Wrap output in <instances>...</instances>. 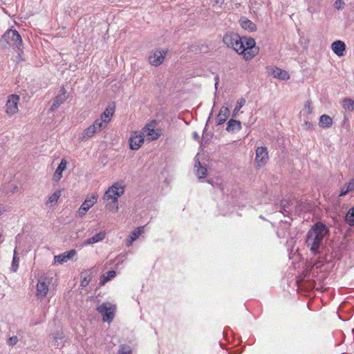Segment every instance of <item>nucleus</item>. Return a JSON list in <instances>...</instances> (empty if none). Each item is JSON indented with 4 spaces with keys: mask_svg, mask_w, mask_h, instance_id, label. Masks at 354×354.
<instances>
[{
    "mask_svg": "<svg viewBox=\"0 0 354 354\" xmlns=\"http://www.w3.org/2000/svg\"><path fill=\"white\" fill-rule=\"evenodd\" d=\"M118 354H132V350L129 346L122 344L119 347Z\"/></svg>",
    "mask_w": 354,
    "mask_h": 354,
    "instance_id": "473e14b6",
    "label": "nucleus"
},
{
    "mask_svg": "<svg viewBox=\"0 0 354 354\" xmlns=\"http://www.w3.org/2000/svg\"><path fill=\"white\" fill-rule=\"evenodd\" d=\"M331 48L334 53H335L338 57H342L344 55V52L346 49V45L342 41L337 40L332 44Z\"/></svg>",
    "mask_w": 354,
    "mask_h": 354,
    "instance_id": "f3484780",
    "label": "nucleus"
},
{
    "mask_svg": "<svg viewBox=\"0 0 354 354\" xmlns=\"http://www.w3.org/2000/svg\"><path fill=\"white\" fill-rule=\"evenodd\" d=\"M144 143V135L142 132L133 131L131 133L129 144L131 150L139 149Z\"/></svg>",
    "mask_w": 354,
    "mask_h": 354,
    "instance_id": "9d476101",
    "label": "nucleus"
},
{
    "mask_svg": "<svg viewBox=\"0 0 354 354\" xmlns=\"http://www.w3.org/2000/svg\"><path fill=\"white\" fill-rule=\"evenodd\" d=\"M245 100L243 98L240 99L237 102V104L234 110V113L236 111H239L240 109L245 104Z\"/></svg>",
    "mask_w": 354,
    "mask_h": 354,
    "instance_id": "c9c22d12",
    "label": "nucleus"
},
{
    "mask_svg": "<svg viewBox=\"0 0 354 354\" xmlns=\"http://www.w3.org/2000/svg\"><path fill=\"white\" fill-rule=\"evenodd\" d=\"M156 124V120H153L142 128V133H145L150 140H156L161 136V130L159 129H155Z\"/></svg>",
    "mask_w": 354,
    "mask_h": 354,
    "instance_id": "1a4fd4ad",
    "label": "nucleus"
},
{
    "mask_svg": "<svg viewBox=\"0 0 354 354\" xmlns=\"http://www.w3.org/2000/svg\"><path fill=\"white\" fill-rule=\"evenodd\" d=\"M240 25L243 29L249 32H253L257 30L256 25L252 21L245 17L241 18Z\"/></svg>",
    "mask_w": 354,
    "mask_h": 354,
    "instance_id": "aec40b11",
    "label": "nucleus"
},
{
    "mask_svg": "<svg viewBox=\"0 0 354 354\" xmlns=\"http://www.w3.org/2000/svg\"><path fill=\"white\" fill-rule=\"evenodd\" d=\"M91 126L95 127V130L97 132H100L103 129L106 127V125H105L104 123L102 121H101L100 119L95 120Z\"/></svg>",
    "mask_w": 354,
    "mask_h": 354,
    "instance_id": "7c9ffc66",
    "label": "nucleus"
},
{
    "mask_svg": "<svg viewBox=\"0 0 354 354\" xmlns=\"http://www.w3.org/2000/svg\"><path fill=\"white\" fill-rule=\"evenodd\" d=\"M66 89L64 87L61 88V89L59 91L58 94L53 100V104L51 105L50 109V111H53L56 110L61 104H62L66 100Z\"/></svg>",
    "mask_w": 354,
    "mask_h": 354,
    "instance_id": "ddd939ff",
    "label": "nucleus"
},
{
    "mask_svg": "<svg viewBox=\"0 0 354 354\" xmlns=\"http://www.w3.org/2000/svg\"><path fill=\"white\" fill-rule=\"evenodd\" d=\"M115 110V106H109L100 115V120L102 121L105 125L107 126L108 123L111 120Z\"/></svg>",
    "mask_w": 354,
    "mask_h": 354,
    "instance_id": "dca6fc26",
    "label": "nucleus"
},
{
    "mask_svg": "<svg viewBox=\"0 0 354 354\" xmlns=\"http://www.w3.org/2000/svg\"><path fill=\"white\" fill-rule=\"evenodd\" d=\"M333 119L328 115H322L319 118V126L323 129H327L332 126Z\"/></svg>",
    "mask_w": 354,
    "mask_h": 354,
    "instance_id": "4be33fe9",
    "label": "nucleus"
},
{
    "mask_svg": "<svg viewBox=\"0 0 354 354\" xmlns=\"http://www.w3.org/2000/svg\"><path fill=\"white\" fill-rule=\"evenodd\" d=\"M106 237V232L104 231L100 232L95 234L93 236L87 239L84 241L82 246H86L93 243H98L103 241Z\"/></svg>",
    "mask_w": 354,
    "mask_h": 354,
    "instance_id": "2eb2a0df",
    "label": "nucleus"
},
{
    "mask_svg": "<svg viewBox=\"0 0 354 354\" xmlns=\"http://www.w3.org/2000/svg\"><path fill=\"white\" fill-rule=\"evenodd\" d=\"M62 195L61 190H56L51 196H49L46 205L48 206L55 205Z\"/></svg>",
    "mask_w": 354,
    "mask_h": 354,
    "instance_id": "393cba45",
    "label": "nucleus"
},
{
    "mask_svg": "<svg viewBox=\"0 0 354 354\" xmlns=\"http://www.w3.org/2000/svg\"><path fill=\"white\" fill-rule=\"evenodd\" d=\"M67 161L65 159H62L61 162L56 169L55 174L53 177V180L57 183L62 177V171L66 169Z\"/></svg>",
    "mask_w": 354,
    "mask_h": 354,
    "instance_id": "a211bd4d",
    "label": "nucleus"
},
{
    "mask_svg": "<svg viewBox=\"0 0 354 354\" xmlns=\"http://www.w3.org/2000/svg\"><path fill=\"white\" fill-rule=\"evenodd\" d=\"M354 190V178L351 179L347 183L344 185L343 187L341 188L339 196L342 197L349 192H351Z\"/></svg>",
    "mask_w": 354,
    "mask_h": 354,
    "instance_id": "5701e85b",
    "label": "nucleus"
},
{
    "mask_svg": "<svg viewBox=\"0 0 354 354\" xmlns=\"http://www.w3.org/2000/svg\"><path fill=\"white\" fill-rule=\"evenodd\" d=\"M230 115V110L226 106H222L216 117L217 124H223Z\"/></svg>",
    "mask_w": 354,
    "mask_h": 354,
    "instance_id": "6ab92c4d",
    "label": "nucleus"
},
{
    "mask_svg": "<svg viewBox=\"0 0 354 354\" xmlns=\"http://www.w3.org/2000/svg\"><path fill=\"white\" fill-rule=\"evenodd\" d=\"M167 50H156L152 52V55L148 58L150 64L154 66H160L165 58Z\"/></svg>",
    "mask_w": 354,
    "mask_h": 354,
    "instance_id": "f8f14e48",
    "label": "nucleus"
},
{
    "mask_svg": "<svg viewBox=\"0 0 354 354\" xmlns=\"http://www.w3.org/2000/svg\"><path fill=\"white\" fill-rule=\"evenodd\" d=\"M97 310L102 315L104 322L111 323L115 315L116 306L110 302H104L97 307Z\"/></svg>",
    "mask_w": 354,
    "mask_h": 354,
    "instance_id": "20e7f679",
    "label": "nucleus"
},
{
    "mask_svg": "<svg viewBox=\"0 0 354 354\" xmlns=\"http://www.w3.org/2000/svg\"><path fill=\"white\" fill-rule=\"evenodd\" d=\"M223 42L239 55H242L245 60L252 59L259 51V48L256 46L254 39L246 37H241L234 32L225 33L223 37Z\"/></svg>",
    "mask_w": 354,
    "mask_h": 354,
    "instance_id": "f257e3e1",
    "label": "nucleus"
},
{
    "mask_svg": "<svg viewBox=\"0 0 354 354\" xmlns=\"http://www.w3.org/2000/svg\"><path fill=\"white\" fill-rule=\"evenodd\" d=\"M145 226H140L134 229L127 239L126 245L130 247L133 243L144 232Z\"/></svg>",
    "mask_w": 354,
    "mask_h": 354,
    "instance_id": "4468645a",
    "label": "nucleus"
},
{
    "mask_svg": "<svg viewBox=\"0 0 354 354\" xmlns=\"http://www.w3.org/2000/svg\"><path fill=\"white\" fill-rule=\"evenodd\" d=\"M80 277H81L80 286L83 288L86 287L89 284V283L91 280V273H89L87 271L83 272L81 273Z\"/></svg>",
    "mask_w": 354,
    "mask_h": 354,
    "instance_id": "a878e982",
    "label": "nucleus"
},
{
    "mask_svg": "<svg viewBox=\"0 0 354 354\" xmlns=\"http://www.w3.org/2000/svg\"><path fill=\"white\" fill-rule=\"evenodd\" d=\"M17 268V266H16V268L14 269V271H16Z\"/></svg>",
    "mask_w": 354,
    "mask_h": 354,
    "instance_id": "37998d69",
    "label": "nucleus"
},
{
    "mask_svg": "<svg viewBox=\"0 0 354 354\" xmlns=\"http://www.w3.org/2000/svg\"><path fill=\"white\" fill-rule=\"evenodd\" d=\"M18 342V338L17 336H12L9 338L8 342L10 345H15Z\"/></svg>",
    "mask_w": 354,
    "mask_h": 354,
    "instance_id": "58836bf2",
    "label": "nucleus"
},
{
    "mask_svg": "<svg viewBox=\"0 0 354 354\" xmlns=\"http://www.w3.org/2000/svg\"><path fill=\"white\" fill-rule=\"evenodd\" d=\"M2 236V232L0 230V238Z\"/></svg>",
    "mask_w": 354,
    "mask_h": 354,
    "instance_id": "79ce46f5",
    "label": "nucleus"
},
{
    "mask_svg": "<svg viewBox=\"0 0 354 354\" xmlns=\"http://www.w3.org/2000/svg\"><path fill=\"white\" fill-rule=\"evenodd\" d=\"M97 198L98 195L94 193L90 196H87L78 209L79 216L85 215L88 210L97 203Z\"/></svg>",
    "mask_w": 354,
    "mask_h": 354,
    "instance_id": "9b49d317",
    "label": "nucleus"
},
{
    "mask_svg": "<svg viewBox=\"0 0 354 354\" xmlns=\"http://www.w3.org/2000/svg\"><path fill=\"white\" fill-rule=\"evenodd\" d=\"M16 252H16V250H15V251H14V257H13V261H12V263H15V261H16V259H16V258H15Z\"/></svg>",
    "mask_w": 354,
    "mask_h": 354,
    "instance_id": "ea45409f",
    "label": "nucleus"
},
{
    "mask_svg": "<svg viewBox=\"0 0 354 354\" xmlns=\"http://www.w3.org/2000/svg\"><path fill=\"white\" fill-rule=\"evenodd\" d=\"M55 262L62 263L68 261V259H66L65 254L62 253L59 255L55 256Z\"/></svg>",
    "mask_w": 354,
    "mask_h": 354,
    "instance_id": "f704fd0d",
    "label": "nucleus"
},
{
    "mask_svg": "<svg viewBox=\"0 0 354 354\" xmlns=\"http://www.w3.org/2000/svg\"><path fill=\"white\" fill-rule=\"evenodd\" d=\"M96 133L97 131L95 130V127L91 125L83 131L82 140H84L92 138Z\"/></svg>",
    "mask_w": 354,
    "mask_h": 354,
    "instance_id": "cd10ccee",
    "label": "nucleus"
},
{
    "mask_svg": "<svg viewBox=\"0 0 354 354\" xmlns=\"http://www.w3.org/2000/svg\"><path fill=\"white\" fill-rule=\"evenodd\" d=\"M269 159L268 149L265 147H259L256 149L254 166L257 169L263 167Z\"/></svg>",
    "mask_w": 354,
    "mask_h": 354,
    "instance_id": "423d86ee",
    "label": "nucleus"
},
{
    "mask_svg": "<svg viewBox=\"0 0 354 354\" xmlns=\"http://www.w3.org/2000/svg\"><path fill=\"white\" fill-rule=\"evenodd\" d=\"M19 95L16 94L10 95L6 104V113L11 116L17 113L19 111L18 103L19 102Z\"/></svg>",
    "mask_w": 354,
    "mask_h": 354,
    "instance_id": "0eeeda50",
    "label": "nucleus"
},
{
    "mask_svg": "<svg viewBox=\"0 0 354 354\" xmlns=\"http://www.w3.org/2000/svg\"><path fill=\"white\" fill-rule=\"evenodd\" d=\"M343 108L348 111H352L354 109V102L351 99L346 98L342 101Z\"/></svg>",
    "mask_w": 354,
    "mask_h": 354,
    "instance_id": "c85d7f7f",
    "label": "nucleus"
},
{
    "mask_svg": "<svg viewBox=\"0 0 354 354\" xmlns=\"http://www.w3.org/2000/svg\"><path fill=\"white\" fill-rule=\"evenodd\" d=\"M346 221L350 226L354 225V207L350 209L347 212Z\"/></svg>",
    "mask_w": 354,
    "mask_h": 354,
    "instance_id": "c756f323",
    "label": "nucleus"
},
{
    "mask_svg": "<svg viewBox=\"0 0 354 354\" xmlns=\"http://www.w3.org/2000/svg\"><path fill=\"white\" fill-rule=\"evenodd\" d=\"M304 112L308 115H310L313 112V107L311 106V102L310 101H307L304 106L303 109Z\"/></svg>",
    "mask_w": 354,
    "mask_h": 354,
    "instance_id": "72a5a7b5",
    "label": "nucleus"
},
{
    "mask_svg": "<svg viewBox=\"0 0 354 354\" xmlns=\"http://www.w3.org/2000/svg\"><path fill=\"white\" fill-rule=\"evenodd\" d=\"M53 278L49 277H44L38 280L36 289V296L39 298L43 299L46 297L49 286L52 282Z\"/></svg>",
    "mask_w": 354,
    "mask_h": 354,
    "instance_id": "39448f33",
    "label": "nucleus"
},
{
    "mask_svg": "<svg viewBox=\"0 0 354 354\" xmlns=\"http://www.w3.org/2000/svg\"><path fill=\"white\" fill-rule=\"evenodd\" d=\"M328 231V230L326 225L321 222L316 223L309 230L307 234L306 243L313 253H319V249Z\"/></svg>",
    "mask_w": 354,
    "mask_h": 354,
    "instance_id": "f03ea898",
    "label": "nucleus"
},
{
    "mask_svg": "<svg viewBox=\"0 0 354 354\" xmlns=\"http://www.w3.org/2000/svg\"><path fill=\"white\" fill-rule=\"evenodd\" d=\"M64 253L65 254L66 257L68 261L70 259H71L76 254V250L74 249H72V250L66 251Z\"/></svg>",
    "mask_w": 354,
    "mask_h": 354,
    "instance_id": "e433bc0d",
    "label": "nucleus"
},
{
    "mask_svg": "<svg viewBox=\"0 0 354 354\" xmlns=\"http://www.w3.org/2000/svg\"><path fill=\"white\" fill-rule=\"evenodd\" d=\"M198 165V167L196 169V175L198 178H204L205 176H206V174H207V169L202 167L201 165V162H197Z\"/></svg>",
    "mask_w": 354,
    "mask_h": 354,
    "instance_id": "2f4dec72",
    "label": "nucleus"
},
{
    "mask_svg": "<svg viewBox=\"0 0 354 354\" xmlns=\"http://www.w3.org/2000/svg\"><path fill=\"white\" fill-rule=\"evenodd\" d=\"M334 6L336 9H342L344 6V2L342 0H337L334 3Z\"/></svg>",
    "mask_w": 354,
    "mask_h": 354,
    "instance_id": "4c0bfd02",
    "label": "nucleus"
},
{
    "mask_svg": "<svg viewBox=\"0 0 354 354\" xmlns=\"http://www.w3.org/2000/svg\"><path fill=\"white\" fill-rule=\"evenodd\" d=\"M241 129V123L239 120L230 119L227 124L226 130L229 132L239 131Z\"/></svg>",
    "mask_w": 354,
    "mask_h": 354,
    "instance_id": "b1692460",
    "label": "nucleus"
},
{
    "mask_svg": "<svg viewBox=\"0 0 354 354\" xmlns=\"http://www.w3.org/2000/svg\"><path fill=\"white\" fill-rule=\"evenodd\" d=\"M4 212V209H3L1 207H0V215L3 214V212Z\"/></svg>",
    "mask_w": 354,
    "mask_h": 354,
    "instance_id": "a19ab883",
    "label": "nucleus"
},
{
    "mask_svg": "<svg viewBox=\"0 0 354 354\" xmlns=\"http://www.w3.org/2000/svg\"><path fill=\"white\" fill-rule=\"evenodd\" d=\"M124 193V186L120 183H115L105 192L103 199L109 202L106 207L109 209L118 212L119 209L118 198Z\"/></svg>",
    "mask_w": 354,
    "mask_h": 354,
    "instance_id": "7ed1b4c3",
    "label": "nucleus"
},
{
    "mask_svg": "<svg viewBox=\"0 0 354 354\" xmlns=\"http://www.w3.org/2000/svg\"><path fill=\"white\" fill-rule=\"evenodd\" d=\"M3 37L8 43L11 44L12 46H15L18 48L22 46L23 42L21 37L16 30H8Z\"/></svg>",
    "mask_w": 354,
    "mask_h": 354,
    "instance_id": "6e6552de",
    "label": "nucleus"
},
{
    "mask_svg": "<svg viewBox=\"0 0 354 354\" xmlns=\"http://www.w3.org/2000/svg\"><path fill=\"white\" fill-rule=\"evenodd\" d=\"M115 275H116V272L113 270H111V271L106 272L101 277L100 282V285L101 286L104 285L106 282H108L109 281H110L111 279L114 278L115 277Z\"/></svg>",
    "mask_w": 354,
    "mask_h": 354,
    "instance_id": "bb28decb",
    "label": "nucleus"
},
{
    "mask_svg": "<svg viewBox=\"0 0 354 354\" xmlns=\"http://www.w3.org/2000/svg\"><path fill=\"white\" fill-rule=\"evenodd\" d=\"M271 73L274 77L281 80H288L290 78V75L287 71L277 67L272 68Z\"/></svg>",
    "mask_w": 354,
    "mask_h": 354,
    "instance_id": "412c9836",
    "label": "nucleus"
}]
</instances>
